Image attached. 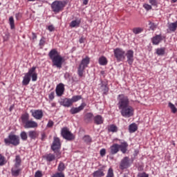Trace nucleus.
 I'll list each match as a JSON object with an SVG mask.
<instances>
[{
	"mask_svg": "<svg viewBox=\"0 0 177 177\" xmlns=\"http://www.w3.org/2000/svg\"><path fill=\"white\" fill-rule=\"evenodd\" d=\"M100 66H106L107 64V59L105 57H101L99 59Z\"/></svg>",
	"mask_w": 177,
	"mask_h": 177,
	"instance_id": "obj_30",
	"label": "nucleus"
},
{
	"mask_svg": "<svg viewBox=\"0 0 177 177\" xmlns=\"http://www.w3.org/2000/svg\"><path fill=\"white\" fill-rule=\"evenodd\" d=\"M48 56L53 62V66H55L57 68H62L63 57L59 55V53L56 49L51 50L48 53Z\"/></svg>",
	"mask_w": 177,
	"mask_h": 177,
	"instance_id": "obj_2",
	"label": "nucleus"
},
{
	"mask_svg": "<svg viewBox=\"0 0 177 177\" xmlns=\"http://www.w3.org/2000/svg\"><path fill=\"white\" fill-rule=\"evenodd\" d=\"M62 136L63 138L66 140H73V139H74V135L71 133L67 127H64L62 129Z\"/></svg>",
	"mask_w": 177,
	"mask_h": 177,
	"instance_id": "obj_9",
	"label": "nucleus"
},
{
	"mask_svg": "<svg viewBox=\"0 0 177 177\" xmlns=\"http://www.w3.org/2000/svg\"><path fill=\"white\" fill-rule=\"evenodd\" d=\"M106 177H114V171L113 168H109Z\"/></svg>",
	"mask_w": 177,
	"mask_h": 177,
	"instance_id": "obj_37",
	"label": "nucleus"
},
{
	"mask_svg": "<svg viewBox=\"0 0 177 177\" xmlns=\"http://www.w3.org/2000/svg\"><path fill=\"white\" fill-rule=\"evenodd\" d=\"M162 37L161 35H158L151 39L153 45H158L161 42Z\"/></svg>",
	"mask_w": 177,
	"mask_h": 177,
	"instance_id": "obj_21",
	"label": "nucleus"
},
{
	"mask_svg": "<svg viewBox=\"0 0 177 177\" xmlns=\"http://www.w3.org/2000/svg\"><path fill=\"white\" fill-rule=\"evenodd\" d=\"M83 140L85 142V143H91V142H92V138H91L89 136H85L83 138Z\"/></svg>",
	"mask_w": 177,
	"mask_h": 177,
	"instance_id": "obj_40",
	"label": "nucleus"
},
{
	"mask_svg": "<svg viewBox=\"0 0 177 177\" xmlns=\"http://www.w3.org/2000/svg\"><path fill=\"white\" fill-rule=\"evenodd\" d=\"M15 17H16L17 20H19V19H20L21 17V14H20V13L16 14Z\"/></svg>",
	"mask_w": 177,
	"mask_h": 177,
	"instance_id": "obj_55",
	"label": "nucleus"
},
{
	"mask_svg": "<svg viewBox=\"0 0 177 177\" xmlns=\"http://www.w3.org/2000/svg\"><path fill=\"white\" fill-rule=\"evenodd\" d=\"M131 167V160L129 158L124 157L120 162V168L121 169H127V168H129Z\"/></svg>",
	"mask_w": 177,
	"mask_h": 177,
	"instance_id": "obj_11",
	"label": "nucleus"
},
{
	"mask_svg": "<svg viewBox=\"0 0 177 177\" xmlns=\"http://www.w3.org/2000/svg\"><path fill=\"white\" fill-rule=\"evenodd\" d=\"M4 143L8 146H9V145H12L13 146H19V145H20V138L19 136L10 134L8 138L4 139Z\"/></svg>",
	"mask_w": 177,
	"mask_h": 177,
	"instance_id": "obj_5",
	"label": "nucleus"
},
{
	"mask_svg": "<svg viewBox=\"0 0 177 177\" xmlns=\"http://www.w3.org/2000/svg\"><path fill=\"white\" fill-rule=\"evenodd\" d=\"M156 54L158 56H163V55H165V48H160L156 49Z\"/></svg>",
	"mask_w": 177,
	"mask_h": 177,
	"instance_id": "obj_29",
	"label": "nucleus"
},
{
	"mask_svg": "<svg viewBox=\"0 0 177 177\" xmlns=\"http://www.w3.org/2000/svg\"><path fill=\"white\" fill-rule=\"evenodd\" d=\"M53 124H54L53 121L49 120L48 124H47V127L48 128H52V127H53Z\"/></svg>",
	"mask_w": 177,
	"mask_h": 177,
	"instance_id": "obj_46",
	"label": "nucleus"
},
{
	"mask_svg": "<svg viewBox=\"0 0 177 177\" xmlns=\"http://www.w3.org/2000/svg\"><path fill=\"white\" fill-rule=\"evenodd\" d=\"M0 165H5V157L0 155Z\"/></svg>",
	"mask_w": 177,
	"mask_h": 177,
	"instance_id": "obj_44",
	"label": "nucleus"
},
{
	"mask_svg": "<svg viewBox=\"0 0 177 177\" xmlns=\"http://www.w3.org/2000/svg\"><path fill=\"white\" fill-rule=\"evenodd\" d=\"M138 177H149L146 173H140L138 175Z\"/></svg>",
	"mask_w": 177,
	"mask_h": 177,
	"instance_id": "obj_51",
	"label": "nucleus"
},
{
	"mask_svg": "<svg viewBox=\"0 0 177 177\" xmlns=\"http://www.w3.org/2000/svg\"><path fill=\"white\" fill-rule=\"evenodd\" d=\"M66 169V166L64 165V163L62 162H60L59 165H58V171L59 172H63Z\"/></svg>",
	"mask_w": 177,
	"mask_h": 177,
	"instance_id": "obj_35",
	"label": "nucleus"
},
{
	"mask_svg": "<svg viewBox=\"0 0 177 177\" xmlns=\"http://www.w3.org/2000/svg\"><path fill=\"white\" fill-rule=\"evenodd\" d=\"M109 150H110V153L112 155L117 154V153H118V151H120V145L113 144V145H111L110 147Z\"/></svg>",
	"mask_w": 177,
	"mask_h": 177,
	"instance_id": "obj_17",
	"label": "nucleus"
},
{
	"mask_svg": "<svg viewBox=\"0 0 177 177\" xmlns=\"http://www.w3.org/2000/svg\"><path fill=\"white\" fill-rule=\"evenodd\" d=\"M20 165H21V158H20L19 156H17L15 158V163L14 167H15V168H19Z\"/></svg>",
	"mask_w": 177,
	"mask_h": 177,
	"instance_id": "obj_28",
	"label": "nucleus"
},
{
	"mask_svg": "<svg viewBox=\"0 0 177 177\" xmlns=\"http://www.w3.org/2000/svg\"><path fill=\"white\" fill-rule=\"evenodd\" d=\"M20 137L22 140H26L28 138L27 133L26 131H22L20 133Z\"/></svg>",
	"mask_w": 177,
	"mask_h": 177,
	"instance_id": "obj_39",
	"label": "nucleus"
},
{
	"mask_svg": "<svg viewBox=\"0 0 177 177\" xmlns=\"http://www.w3.org/2000/svg\"><path fill=\"white\" fill-rule=\"evenodd\" d=\"M28 135H29V138H30V139H35V138H37V131H30L28 132Z\"/></svg>",
	"mask_w": 177,
	"mask_h": 177,
	"instance_id": "obj_34",
	"label": "nucleus"
},
{
	"mask_svg": "<svg viewBox=\"0 0 177 177\" xmlns=\"http://www.w3.org/2000/svg\"><path fill=\"white\" fill-rule=\"evenodd\" d=\"M118 107L121 115L124 118H129L133 115V108L129 105V99L123 95H119Z\"/></svg>",
	"mask_w": 177,
	"mask_h": 177,
	"instance_id": "obj_1",
	"label": "nucleus"
},
{
	"mask_svg": "<svg viewBox=\"0 0 177 177\" xmlns=\"http://www.w3.org/2000/svg\"><path fill=\"white\" fill-rule=\"evenodd\" d=\"M89 64V57H86L83 59L81 62V64L78 68V75L82 77L84 75V70L88 67Z\"/></svg>",
	"mask_w": 177,
	"mask_h": 177,
	"instance_id": "obj_7",
	"label": "nucleus"
},
{
	"mask_svg": "<svg viewBox=\"0 0 177 177\" xmlns=\"http://www.w3.org/2000/svg\"><path fill=\"white\" fill-rule=\"evenodd\" d=\"M94 122L97 124V125H100L103 122V118L100 115H96L94 118Z\"/></svg>",
	"mask_w": 177,
	"mask_h": 177,
	"instance_id": "obj_25",
	"label": "nucleus"
},
{
	"mask_svg": "<svg viewBox=\"0 0 177 177\" xmlns=\"http://www.w3.org/2000/svg\"><path fill=\"white\" fill-rule=\"evenodd\" d=\"M149 28H150L151 30H156V25H154V24L150 22L149 23Z\"/></svg>",
	"mask_w": 177,
	"mask_h": 177,
	"instance_id": "obj_47",
	"label": "nucleus"
},
{
	"mask_svg": "<svg viewBox=\"0 0 177 177\" xmlns=\"http://www.w3.org/2000/svg\"><path fill=\"white\" fill-rule=\"evenodd\" d=\"M48 30H50V32L55 31V27H53V26L50 25L48 27Z\"/></svg>",
	"mask_w": 177,
	"mask_h": 177,
	"instance_id": "obj_53",
	"label": "nucleus"
},
{
	"mask_svg": "<svg viewBox=\"0 0 177 177\" xmlns=\"http://www.w3.org/2000/svg\"><path fill=\"white\" fill-rule=\"evenodd\" d=\"M86 107V104L85 102H82V104L79 107H73L70 110L71 114H77V113H80V111H82L83 109Z\"/></svg>",
	"mask_w": 177,
	"mask_h": 177,
	"instance_id": "obj_13",
	"label": "nucleus"
},
{
	"mask_svg": "<svg viewBox=\"0 0 177 177\" xmlns=\"http://www.w3.org/2000/svg\"><path fill=\"white\" fill-rule=\"evenodd\" d=\"M93 177H102L104 176V167H102L95 171L93 174Z\"/></svg>",
	"mask_w": 177,
	"mask_h": 177,
	"instance_id": "obj_20",
	"label": "nucleus"
},
{
	"mask_svg": "<svg viewBox=\"0 0 177 177\" xmlns=\"http://www.w3.org/2000/svg\"><path fill=\"white\" fill-rule=\"evenodd\" d=\"M109 84L107 81H104L101 82V87L100 89L102 91L104 95H107V92H109V86H107Z\"/></svg>",
	"mask_w": 177,
	"mask_h": 177,
	"instance_id": "obj_19",
	"label": "nucleus"
},
{
	"mask_svg": "<svg viewBox=\"0 0 177 177\" xmlns=\"http://www.w3.org/2000/svg\"><path fill=\"white\" fill-rule=\"evenodd\" d=\"M114 55L118 62H122V60L125 59V51L121 48H115L114 50Z\"/></svg>",
	"mask_w": 177,
	"mask_h": 177,
	"instance_id": "obj_8",
	"label": "nucleus"
},
{
	"mask_svg": "<svg viewBox=\"0 0 177 177\" xmlns=\"http://www.w3.org/2000/svg\"><path fill=\"white\" fill-rule=\"evenodd\" d=\"M21 121L26 129L38 128V123L34 120H30V115H28V113H25L21 115Z\"/></svg>",
	"mask_w": 177,
	"mask_h": 177,
	"instance_id": "obj_4",
	"label": "nucleus"
},
{
	"mask_svg": "<svg viewBox=\"0 0 177 177\" xmlns=\"http://www.w3.org/2000/svg\"><path fill=\"white\" fill-rule=\"evenodd\" d=\"M119 149H120V151L123 154H125L128 149V143L127 142H122L121 145H119Z\"/></svg>",
	"mask_w": 177,
	"mask_h": 177,
	"instance_id": "obj_22",
	"label": "nucleus"
},
{
	"mask_svg": "<svg viewBox=\"0 0 177 177\" xmlns=\"http://www.w3.org/2000/svg\"><path fill=\"white\" fill-rule=\"evenodd\" d=\"M126 57L127 59V63L129 66H132L133 64V50H129L126 53Z\"/></svg>",
	"mask_w": 177,
	"mask_h": 177,
	"instance_id": "obj_14",
	"label": "nucleus"
},
{
	"mask_svg": "<svg viewBox=\"0 0 177 177\" xmlns=\"http://www.w3.org/2000/svg\"><path fill=\"white\" fill-rule=\"evenodd\" d=\"M12 109H13L12 106L10 108V111H12Z\"/></svg>",
	"mask_w": 177,
	"mask_h": 177,
	"instance_id": "obj_60",
	"label": "nucleus"
},
{
	"mask_svg": "<svg viewBox=\"0 0 177 177\" xmlns=\"http://www.w3.org/2000/svg\"><path fill=\"white\" fill-rule=\"evenodd\" d=\"M49 99L53 100L55 99V93L52 92L49 94Z\"/></svg>",
	"mask_w": 177,
	"mask_h": 177,
	"instance_id": "obj_50",
	"label": "nucleus"
},
{
	"mask_svg": "<svg viewBox=\"0 0 177 177\" xmlns=\"http://www.w3.org/2000/svg\"><path fill=\"white\" fill-rule=\"evenodd\" d=\"M40 46H44L45 45V38H42L39 41Z\"/></svg>",
	"mask_w": 177,
	"mask_h": 177,
	"instance_id": "obj_52",
	"label": "nucleus"
},
{
	"mask_svg": "<svg viewBox=\"0 0 177 177\" xmlns=\"http://www.w3.org/2000/svg\"><path fill=\"white\" fill-rule=\"evenodd\" d=\"M51 106H52V107H55L56 106V104L55 103H52Z\"/></svg>",
	"mask_w": 177,
	"mask_h": 177,
	"instance_id": "obj_58",
	"label": "nucleus"
},
{
	"mask_svg": "<svg viewBox=\"0 0 177 177\" xmlns=\"http://www.w3.org/2000/svg\"><path fill=\"white\" fill-rule=\"evenodd\" d=\"M66 5H67L66 1H55L52 3L51 8L53 12L55 13H59V12L63 10V8L64 6H66Z\"/></svg>",
	"mask_w": 177,
	"mask_h": 177,
	"instance_id": "obj_6",
	"label": "nucleus"
},
{
	"mask_svg": "<svg viewBox=\"0 0 177 177\" xmlns=\"http://www.w3.org/2000/svg\"><path fill=\"white\" fill-rule=\"evenodd\" d=\"M59 104L61 106H64V107H71V106H73L71 100L70 98L62 99L59 101Z\"/></svg>",
	"mask_w": 177,
	"mask_h": 177,
	"instance_id": "obj_15",
	"label": "nucleus"
},
{
	"mask_svg": "<svg viewBox=\"0 0 177 177\" xmlns=\"http://www.w3.org/2000/svg\"><path fill=\"white\" fill-rule=\"evenodd\" d=\"M30 113L32 117L35 120H42L44 117V111H42V109H32L30 110Z\"/></svg>",
	"mask_w": 177,
	"mask_h": 177,
	"instance_id": "obj_10",
	"label": "nucleus"
},
{
	"mask_svg": "<svg viewBox=\"0 0 177 177\" xmlns=\"http://www.w3.org/2000/svg\"><path fill=\"white\" fill-rule=\"evenodd\" d=\"M143 8L145 10H151L152 7L150 4L145 3L143 4Z\"/></svg>",
	"mask_w": 177,
	"mask_h": 177,
	"instance_id": "obj_42",
	"label": "nucleus"
},
{
	"mask_svg": "<svg viewBox=\"0 0 177 177\" xmlns=\"http://www.w3.org/2000/svg\"><path fill=\"white\" fill-rule=\"evenodd\" d=\"M81 99H82V95H74L71 99V101L72 104H73V103H75V102H78V100H81Z\"/></svg>",
	"mask_w": 177,
	"mask_h": 177,
	"instance_id": "obj_31",
	"label": "nucleus"
},
{
	"mask_svg": "<svg viewBox=\"0 0 177 177\" xmlns=\"http://www.w3.org/2000/svg\"><path fill=\"white\" fill-rule=\"evenodd\" d=\"M142 31H143V29L141 28H135L134 29H133V32L134 34H140Z\"/></svg>",
	"mask_w": 177,
	"mask_h": 177,
	"instance_id": "obj_41",
	"label": "nucleus"
},
{
	"mask_svg": "<svg viewBox=\"0 0 177 177\" xmlns=\"http://www.w3.org/2000/svg\"><path fill=\"white\" fill-rule=\"evenodd\" d=\"M60 147H62V144L60 143V139L57 137H54L53 145H51L52 150L56 152V150H59Z\"/></svg>",
	"mask_w": 177,
	"mask_h": 177,
	"instance_id": "obj_12",
	"label": "nucleus"
},
{
	"mask_svg": "<svg viewBox=\"0 0 177 177\" xmlns=\"http://www.w3.org/2000/svg\"><path fill=\"white\" fill-rule=\"evenodd\" d=\"M56 94L58 96H62L63 93H64V84H59L56 87Z\"/></svg>",
	"mask_w": 177,
	"mask_h": 177,
	"instance_id": "obj_16",
	"label": "nucleus"
},
{
	"mask_svg": "<svg viewBox=\"0 0 177 177\" xmlns=\"http://www.w3.org/2000/svg\"><path fill=\"white\" fill-rule=\"evenodd\" d=\"M129 131L130 133H133V132H136L138 131V126L135 123H132L129 127Z\"/></svg>",
	"mask_w": 177,
	"mask_h": 177,
	"instance_id": "obj_24",
	"label": "nucleus"
},
{
	"mask_svg": "<svg viewBox=\"0 0 177 177\" xmlns=\"http://www.w3.org/2000/svg\"><path fill=\"white\" fill-rule=\"evenodd\" d=\"M53 177H64L63 173H57Z\"/></svg>",
	"mask_w": 177,
	"mask_h": 177,
	"instance_id": "obj_49",
	"label": "nucleus"
},
{
	"mask_svg": "<svg viewBox=\"0 0 177 177\" xmlns=\"http://www.w3.org/2000/svg\"><path fill=\"white\" fill-rule=\"evenodd\" d=\"M20 172H21V169H19V167H14L11 169L12 176H19Z\"/></svg>",
	"mask_w": 177,
	"mask_h": 177,
	"instance_id": "obj_23",
	"label": "nucleus"
},
{
	"mask_svg": "<svg viewBox=\"0 0 177 177\" xmlns=\"http://www.w3.org/2000/svg\"><path fill=\"white\" fill-rule=\"evenodd\" d=\"M60 156V152H57V157H58V158H60V156Z\"/></svg>",
	"mask_w": 177,
	"mask_h": 177,
	"instance_id": "obj_59",
	"label": "nucleus"
},
{
	"mask_svg": "<svg viewBox=\"0 0 177 177\" xmlns=\"http://www.w3.org/2000/svg\"><path fill=\"white\" fill-rule=\"evenodd\" d=\"M172 1H173V2H176V1H177V0H172Z\"/></svg>",
	"mask_w": 177,
	"mask_h": 177,
	"instance_id": "obj_61",
	"label": "nucleus"
},
{
	"mask_svg": "<svg viewBox=\"0 0 177 177\" xmlns=\"http://www.w3.org/2000/svg\"><path fill=\"white\" fill-rule=\"evenodd\" d=\"M92 118H93V114L91 113H86L85 115V120H86V121H92Z\"/></svg>",
	"mask_w": 177,
	"mask_h": 177,
	"instance_id": "obj_38",
	"label": "nucleus"
},
{
	"mask_svg": "<svg viewBox=\"0 0 177 177\" xmlns=\"http://www.w3.org/2000/svg\"><path fill=\"white\" fill-rule=\"evenodd\" d=\"M88 0H84V1H83V3H84V5H88Z\"/></svg>",
	"mask_w": 177,
	"mask_h": 177,
	"instance_id": "obj_57",
	"label": "nucleus"
},
{
	"mask_svg": "<svg viewBox=\"0 0 177 177\" xmlns=\"http://www.w3.org/2000/svg\"><path fill=\"white\" fill-rule=\"evenodd\" d=\"M32 41H35V39H37V35L34 32L32 33Z\"/></svg>",
	"mask_w": 177,
	"mask_h": 177,
	"instance_id": "obj_54",
	"label": "nucleus"
},
{
	"mask_svg": "<svg viewBox=\"0 0 177 177\" xmlns=\"http://www.w3.org/2000/svg\"><path fill=\"white\" fill-rule=\"evenodd\" d=\"M43 158L47 161V162H52L56 160V156L53 153H47L43 156Z\"/></svg>",
	"mask_w": 177,
	"mask_h": 177,
	"instance_id": "obj_18",
	"label": "nucleus"
},
{
	"mask_svg": "<svg viewBox=\"0 0 177 177\" xmlns=\"http://www.w3.org/2000/svg\"><path fill=\"white\" fill-rule=\"evenodd\" d=\"M35 177H42V172L37 171L35 174Z\"/></svg>",
	"mask_w": 177,
	"mask_h": 177,
	"instance_id": "obj_48",
	"label": "nucleus"
},
{
	"mask_svg": "<svg viewBox=\"0 0 177 177\" xmlns=\"http://www.w3.org/2000/svg\"><path fill=\"white\" fill-rule=\"evenodd\" d=\"M35 70H37V67L35 66H33L30 69H29L28 72L26 73L24 77L22 85H28V84H30V82L31 81V77L33 82L38 80V75L37 74V73H35Z\"/></svg>",
	"mask_w": 177,
	"mask_h": 177,
	"instance_id": "obj_3",
	"label": "nucleus"
},
{
	"mask_svg": "<svg viewBox=\"0 0 177 177\" xmlns=\"http://www.w3.org/2000/svg\"><path fill=\"white\" fill-rule=\"evenodd\" d=\"M176 28H177V21L174 23L169 24V29L170 31L175 32V31H176Z\"/></svg>",
	"mask_w": 177,
	"mask_h": 177,
	"instance_id": "obj_27",
	"label": "nucleus"
},
{
	"mask_svg": "<svg viewBox=\"0 0 177 177\" xmlns=\"http://www.w3.org/2000/svg\"><path fill=\"white\" fill-rule=\"evenodd\" d=\"M108 131L109 132H117L118 131V127L114 124H111L109 126Z\"/></svg>",
	"mask_w": 177,
	"mask_h": 177,
	"instance_id": "obj_32",
	"label": "nucleus"
},
{
	"mask_svg": "<svg viewBox=\"0 0 177 177\" xmlns=\"http://www.w3.org/2000/svg\"><path fill=\"white\" fill-rule=\"evenodd\" d=\"M80 24H81V20L76 19V20H73L71 22L70 26L72 28L80 27Z\"/></svg>",
	"mask_w": 177,
	"mask_h": 177,
	"instance_id": "obj_26",
	"label": "nucleus"
},
{
	"mask_svg": "<svg viewBox=\"0 0 177 177\" xmlns=\"http://www.w3.org/2000/svg\"><path fill=\"white\" fill-rule=\"evenodd\" d=\"M9 23H10L11 30H14V28H15V19H13V17H10Z\"/></svg>",
	"mask_w": 177,
	"mask_h": 177,
	"instance_id": "obj_36",
	"label": "nucleus"
},
{
	"mask_svg": "<svg viewBox=\"0 0 177 177\" xmlns=\"http://www.w3.org/2000/svg\"><path fill=\"white\" fill-rule=\"evenodd\" d=\"M0 5H1V3H0Z\"/></svg>",
	"mask_w": 177,
	"mask_h": 177,
	"instance_id": "obj_63",
	"label": "nucleus"
},
{
	"mask_svg": "<svg viewBox=\"0 0 177 177\" xmlns=\"http://www.w3.org/2000/svg\"><path fill=\"white\" fill-rule=\"evenodd\" d=\"M80 44H84L85 42V38L81 37L79 40Z\"/></svg>",
	"mask_w": 177,
	"mask_h": 177,
	"instance_id": "obj_56",
	"label": "nucleus"
},
{
	"mask_svg": "<svg viewBox=\"0 0 177 177\" xmlns=\"http://www.w3.org/2000/svg\"><path fill=\"white\" fill-rule=\"evenodd\" d=\"M28 1H35V0H28Z\"/></svg>",
	"mask_w": 177,
	"mask_h": 177,
	"instance_id": "obj_62",
	"label": "nucleus"
},
{
	"mask_svg": "<svg viewBox=\"0 0 177 177\" xmlns=\"http://www.w3.org/2000/svg\"><path fill=\"white\" fill-rule=\"evenodd\" d=\"M101 157H104L106 156V149H102L100 151Z\"/></svg>",
	"mask_w": 177,
	"mask_h": 177,
	"instance_id": "obj_45",
	"label": "nucleus"
},
{
	"mask_svg": "<svg viewBox=\"0 0 177 177\" xmlns=\"http://www.w3.org/2000/svg\"><path fill=\"white\" fill-rule=\"evenodd\" d=\"M168 106L171 110V113H173L174 114L177 113V109L176 108L175 105H174V104H172L171 102H169Z\"/></svg>",
	"mask_w": 177,
	"mask_h": 177,
	"instance_id": "obj_33",
	"label": "nucleus"
},
{
	"mask_svg": "<svg viewBox=\"0 0 177 177\" xmlns=\"http://www.w3.org/2000/svg\"><path fill=\"white\" fill-rule=\"evenodd\" d=\"M149 2L152 6H157V4L158 3L157 0H149Z\"/></svg>",
	"mask_w": 177,
	"mask_h": 177,
	"instance_id": "obj_43",
	"label": "nucleus"
}]
</instances>
